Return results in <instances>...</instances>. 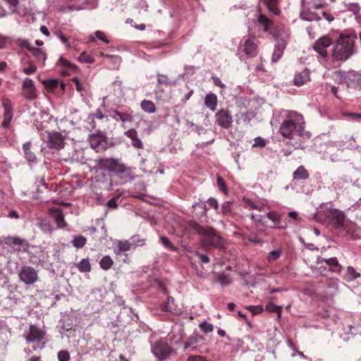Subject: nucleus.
<instances>
[{
  "mask_svg": "<svg viewBox=\"0 0 361 361\" xmlns=\"http://www.w3.org/2000/svg\"><path fill=\"white\" fill-rule=\"evenodd\" d=\"M188 226L202 236L200 244L206 250L211 247L221 248L224 245L223 238L216 230L212 227H203L195 221H189Z\"/></svg>",
  "mask_w": 361,
  "mask_h": 361,
  "instance_id": "nucleus-1",
  "label": "nucleus"
},
{
  "mask_svg": "<svg viewBox=\"0 0 361 361\" xmlns=\"http://www.w3.org/2000/svg\"><path fill=\"white\" fill-rule=\"evenodd\" d=\"M355 35H340L332 49L334 61L343 62L350 59L355 50Z\"/></svg>",
  "mask_w": 361,
  "mask_h": 361,
  "instance_id": "nucleus-2",
  "label": "nucleus"
},
{
  "mask_svg": "<svg viewBox=\"0 0 361 361\" xmlns=\"http://www.w3.org/2000/svg\"><path fill=\"white\" fill-rule=\"evenodd\" d=\"M304 128L303 118L301 114L291 113L281 124L279 132L281 135L288 139L300 133Z\"/></svg>",
  "mask_w": 361,
  "mask_h": 361,
  "instance_id": "nucleus-3",
  "label": "nucleus"
},
{
  "mask_svg": "<svg viewBox=\"0 0 361 361\" xmlns=\"http://www.w3.org/2000/svg\"><path fill=\"white\" fill-rule=\"evenodd\" d=\"M47 331L35 324H30L27 331L24 333V338L27 343H33L32 350L43 349L45 347Z\"/></svg>",
  "mask_w": 361,
  "mask_h": 361,
  "instance_id": "nucleus-4",
  "label": "nucleus"
},
{
  "mask_svg": "<svg viewBox=\"0 0 361 361\" xmlns=\"http://www.w3.org/2000/svg\"><path fill=\"white\" fill-rule=\"evenodd\" d=\"M327 219L329 221L330 224L335 229L344 228L347 232H350L351 230L354 231L355 224L350 223V224H345V216L343 212L337 209H331L326 215Z\"/></svg>",
  "mask_w": 361,
  "mask_h": 361,
  "instance_id": "nucleus-5",
  "label": "nucleus"
},
{
  "mask_svg": "<svg viewBox=\"0 0 361 361\" xmlns=\"http://www.w3.org/2000/svg\"><path fill=\"white\" fill-rule=\"evenodd\" d=\"M96 161L97 162V166L99 169H106L110 172L123 173L128 169L125 164L114 158H102Z\"/></svg>",
  "mask_w": 361,
  "mask_h": 361,
  "instance_id": "nucleus-6",
  "label": "nucleus"
},
{
  "mask_svg": "<svg viewBox=\"0 0 361 361\" xmlns=\"http://www.w3.org/2000/svg\"><path fill=\"white\" fill-rule=\"evenodd\" d=\"M152 352L159 360L168 359L173 353L172 348L164 340H159L152 345Z\"/></svg>",
  "mask_w": 361,
  "mask_h": 361,
  "instance_id": "nucleus-7",
  "label": "nucleus"
},
{
  "mask_svg": "<svg viewBox=\"0 0 361 361\" xmlns=\"http://www.w3.org/2000/svg\"><path fill=\"white\" fill-rule=\"evenodd\" d=\"M256 37L255 36H249L241 42L238 47V50H242L247 56L255 57L259 52L258 46L256 43Z\"/></svg>",
  "mask_w": 361,
  "mask_h": 361,
  "instance_id": "nucleus-8",
  "label": "nucleus"
},
{
  "mask_svg": "<svg viewBox=\"0 0 361 361\" xmlns=\"http://www.w3.org/2000/svg\"><path fill=\"white\" fill-rule=\"evenodd\" d=\"M301 4L302 8L300 12V19L307 21H319L322 19L319 12H317L315 11L316 10L311 8V6L306 3V0H302Z\"/></svg>",
  "mask_w": 361,
  "mask_h": 361,
  "instance_id": "nucleus-9",
  "label": "nucleus"
},
{
  "mask_svg": "<svg viewBox=\"0 0 361 361\" xmlns=\"http://www.w3.org/2000/svg\"><path fill=\"white\" fill-rule=\"evenodd\" d=\"M18 276L27 285H32L39 279L37 271L29 266L23 267L19 271Z\"/></svg>",
  "mask_w": 361,
  "mask_h": 361,
  "instance_id": "nucleus-10",
  "label": "nucleus"
},
{
  "mask_svg": "<svg viewBox=\"0 0 361 361\" xmlns=\"http://www.w3.org/2000/svg\"><path fill=\"white\" fill-rule=\"evenodd\" d=\"M333 44V40L328 36L319 37L313 45V49L322 58L328 57L327 49Z\"/></svg>",
  "mask_w": 361,
  "mask_h": 361,
  "instance_id": "nucleus-11",
  "label": "nucleus"
},
{
  "mask_svg": "<svg viewBox=\"0 0 361 361\" xmlns=\"http://www.w3.org/2000/svg\"><path fill=\"white\" fill-rule=\"evenodd\" d=\"M216 123L221 128L228 129L233 123V116L227 109H221L215 114Z\"/></svg>",
  "mask_w": 361,
  "mask_h": 361,
  "instance_id": "nucleus-12",
  "label": "nucleus"
},
{
  "mask_svg": "<svg viewBox=\"0 0 361 361\" xmlns=\"http://www.w3.org/2000/svg\"><path fill=\"white\" fill-rule=\"evenodd\" d=\"M22 88L25 99L32 100L37 97L36 88L32 79L29 78H25L23 82Z\"/></svg>",
  "mask_w": 361,
  "mask_h": 361,
  "instance_id": "nucleus-13",
  "label": "nucleus"
},
{
  "mask_svg": "<svg viewBox=\"0 0 361 361\" xmlns=\"http://www.w3.org/2000/svg\"><path fill=\"white\" fill-rule=\"evenodd\" d=\"M49 145L51 148L56 149H63L64 147V137L59 132H54L49 134Z\"/></svg>",
  "mask_w": 361,
  "mask_h": 361,
  "instance_id": "nucleus-14",
  "label": "nucleus"
},
{
  "mask_svg": "<svg viewBox=\"0 0 361 361\" xmlns=\"http://www.w3.org/2000/svg\"><path fill=\"white\" fill-rule=\"evenodd\" d=\"M286 45L287 42L285 39L282 38H279L276 39L274 50L271 57L272 62L276 63L281 58Z\"/></svg>",
  "mask_w": 361,
  "mask_h": 361,
  "instance_id": "nucleus-15",
  "label": "nucleus"
},
{
  "mask_svg": "<svg viewBox=\"0 0 361 361\" xmlns=\"http://www.w3.org/2000/svg\"><path fill=\"white\" fill-rule=\"evenodd\" d=\"M91 147L97 152L106 149L105 137L100 134H93L90 137Z\"/></svg>",
  "mask_w": 361,
  "mask_h": 361,
  "instance_id": "nucleus-16",
  "label": "nucleus"
},
{
  "mask_svg": "<svg viewBox=\"0 0 361 361\" xmlns=\"http://www.w3.org/2000/svg\"><path fill=\"white\" fill-rule=\"evenodd\" d=\"M124 135L132 141V145L137 149H143L144 145L142 140L138 137L137 132L135 129L131 128L124 133Z\"/></svg>",
  "mask_w": 361,
  "mask_h": 361,
  "instance_id": "nucleus-17",
  "label": "nucleus"
},
{
  "mask_svg": "<svg viewBox=\"0 0 361 361\" xmlns=\"http://www.w3.org/2000/svg\"><path fill=\"white\" fill-rule=\"evenodd\" d=\"M310 71L307 68H305L301 72L297 73L294 78V85L300 87L310 81Z\"/></svg>",
  "mask_w": 361,
  "mask_h": 361,
  "instance_id": "nucleus-18",
  "label": "nucleus"
},
{
  "mask_svg": "<svg viewBox=\"0 0 361 361\" xmlns=\"http://www.w3.org/2000/svg\"><path fill=\"white\" fill-rule=\"evenodd\" d=\"M114 115H112V118L116 121H121L122 127L125 128L124 123L126 122H132L133 120V116L131 114L127 112H121L118 110L113 111Z\"/></svg>",
  "mask_w": 361,
  "mask_h": 361,
  "instance_id": "nucleus-19",
  "label": "nucleus"
},
{
  "mask_svg": "<svg viewBox=\"0 0 361 361\" xmlns=\"http://www.w3.org/2000/svg\"><path fill=\"white\" fill-rule=\"evenodd\" d=\"M218 99L215 94L209 93L204 97V105L209 108L212 111L216 109Z\"/></svg>",
  "mask_w": 361,
  "mask_h": 361,
  "instance_id": "nucleus-20",
  "label": "nucleus"
},
{
  "mask_svg": "<svg viewBox=\"0 0 361 361\" xmlns=\"http://www.w3.org/2000/svg\"><path fill=\"white\" fill-rule=\"evenodd\" d=\"M131 242L128 240H119L117 247L114 249V252L116 255H119L122 252H126L133 248Z\"/></svg>",
  "mask_w": 361,
  "mask_h": 361,
  "instance_id": "nucleus-21",
  "label": "nucleus"
},
{
  "mask_svg": "<svg viewBox=\"0 0 361 361\" xmlns=\"http://www.w3.org/2000/svg\"><path fill=\"white\" fill-rule=\"evenodd\" d=\"M30 52L36 59L38 63L44 65L47 59V54L42 49L33 47Z\"/></svg>",
  "mask_w": 361,
  "mask_h": 361,
  "instance_id": "nucleus-22",
  "label": "nucleus"
},
{
  "mask_svg": "<svg viewBox=\"0 0 361 361\" xmlns=\"http://www.w3.org/2000/svg\"><path fill=\"white\" fill-rule=\"evenodd\" d=\"M23 150L25 154V159L29 162H34L37 159V157L35 154L31 151V142H26L23 145Z\"/></svg>",
  "mask_w": 361,
  "mask_h": 361,
  "instance_id": "nucleus-23",
  "label": "nucleus"
},
{
  "mask_svg": "<svg viewBox=\"0 0 361 361\" xmlns=\"http://www.w3.org/2000/svg\"><path fill=\"white\" fill-rule=\"evenodd\" d=\"M310 177L309 172L304 166H300L298 169L293 173V178L295 180H306Z\"/></svg>",
  "mask_w": 361,
  "mask_h": 361,
  "instance_id": "nucleus-24",
  "label": "nucleus"
},
{
  "mask_svg": "<svg viewBox=\"0 0 361 361\" xmlns=\"http://www.w3.org/2000/svg\"><path fill=\"white\" fill-rule=\"evenodd\" d=\"M257 22L262 26H263V30L264 32H268L270 30V27L273 25V21L267 18L264 14H259L257 18Z\"/></svg>",
  "mask_w": 361,
  "mask_h": 361,
  "instance_id": "nucleus-25",
  "label": "nucleus"
},
{
  "mask_svg": "<svg viewBox=\"0 0 361 361\" xmlns=\"http://www.w3.org/2000/svg\"><path fill=\"white\" fill-rule=\"evenodd\" d=\"M267 218L270 219L278 228L285 229L286 224L284 226H280L281 223V216L275 211H271L267 213Z\"/></svg>",
  "mask_w": 361,
  "mask_h": 361,
  "instance_id": "nucleus-26",
  "label": "nucleus"
},
{
  "mask_svg": "<svg viewBox=\"0 0 361 361\" xmlns=\"http://www.w3.org/2000/svg\"><path fill=\"white\" fill-rule=\"evenodd\" d=\"M53 216L58 227L63 228L66 226L67 224L65 221L63 212L60 209H55Z\"/></svg>",
  "mask_w": 361,
  "mask_h": 361,
  "instance_id": "nucleus-27",
  "label": "nucleus"
},
{
  "mask_svg": "<svg viewBox=\"0 0 361 361\" xmlns=\"http://www.w3.org/2000/svg\"><path fill=\"white\" fill-rule=\"evenodd\" d=\"M321 262H324L330 267L331 271L337 272L341 270V266L338 264L336 257H331L329 259H322Z\"/></svg>",
  "mask_w": 361,
  "mask_h": 361,
  "instance_id": "nucleus-28",
  "label": "nucleus"
},
{
  "mask_svg": "<svg viewBox=\"0 0 361 361\" xmlns=\"http://www.w3.org/2000/svg\"><path fill=\"white\" fill-rule=\"evenodd\" d=\"M263 4L267 6L269 11L275 15L280 13V9L278 7V0H262Z\"/></svg>",
  "mask_w": 361,
  "mask_h": 361,
  "instance_id": "nucleus-29",
  "label": "nucleus"
},
{
  "mask_svg": "<svg viewBox=\"0 0 361 361\" xmlns=\"http://www.w3.org/2000/svg\"><path fill=\"white\" fill-rule=\"evenodd\" d=\"M174 298L169 296L167 298V300L166 302H164L160 305V309L163 312H170L175 313V308H173V305L174 303Z\"/></svg>",
  "mask_w": 361,
  "mask_h": 361,
  "instance_id": "nucleus-30",
  "label": "nucleus"
},
{
  "mask_svg": "<svg viewBox=\"0 0 361 361\" xmlns=\"http://www.w3.org/2000/svg\"><path fill=\"white\" fill-rule=\"evenodd\" d=\"M171 84L172 82L167 75L160 73L157 74V88L161 92H164V90L161 89V85L169 86Z\"/></svg>",
  "mask_w": 361,
  "mask_h": 361,
  "instance_id": "nucleus-31",
  "label": "nucleus"
},
{
  "mask_svg": "<svg viewBox=\"0 0 361 361\" xmlns=\"http://www.w3.org/2000/svg\"><path fill=\"white\" fill-rule=\"evenodd\" d=\"M140 106L142 109L147 113L153 114L156 112L155 104L150 100L144 99L142 101Z\"/></svg>",
  "mask_w": 361,
  "mask_h": 361,
  "instance_id": "nucleus-32",
  "label": "nucleus"
},
{
  "mask_svg": "<svg viewBox=\"0 0 361 361\" xmlns=\"http://www.w3.org/2000/svg\"><path fill=\"white\" fill-rule=\"evenodd\" d=\"M2 106L4 110V115H13V105L8 98L4 97L2 99Z\"/></svg>",
  "mask_w": 361,
  "mask_h": 361,
  "instance_id": "nucleus-33",
  "label": "nucleus"
},
{
  "mask_svg": "<svg viewBox=\"0 0 361 361\" xmlns=\"http://www.w3.org/2000/svg\"><path fill=\"white\" fill-rule=\"evenodd\" d=\"M43 84L48 92H54L59 86V82L57 79H50L44 80Z\"/></svg>",
  "mask_w": 361,
  "mask_h": 361,
  "instance_id": "nucleus-34",
  "label": "nucleus"
},
{
  "mask_svg": "<svg viewBox=\"0 0 361 361\" xmlns=\"http://www.w3.org/2000/svg\"><path fill=\"white\" fill-rule=\"evenodd\" d=\"M87 243V239L85 237L80 235H75L73 239L72 240L73 245L76 248H82Z\"/></svg>",
  "mask_w": 361,
  "mask_h": 361,
  "instance_id": "nucleus-35",
  "label": "nucleus"
},
{
  "mask_svg": "<svg viewBox=\"0 0 361 361\" xmlns=\"http://www.w3.org/2000/svg\"><path fill=\"white\" fill-rule=\"evenodd\" d=\"M203 338L198 335V334H193L191 336L188 341L185 343V350H188L189 348H190L194 344H196L199 343L200 341H202Z\"/></svg>",
  "mask_w": 361,
  "mask_h": 361,
  "instance_id": "nucleus-36",
  "label": "nucleus"
},
{
  "mask_svg": "<svg viewBox=\"0 0 361 361\" xmlns=\"http://www.w3.org/2000/svg\"><path fill=\"white\" fill-rule=\"evenodd\" d=\"M76 267L80 272H89L91 270V266L87 259H82L76 264Z\"/></svg>",
  "mask_w": 361,
  "mask_h": 361,
  "instance_id": "nucleus-37",
  "label": "nucleus"
},
{
  "mask_svg": "<svg viewBox=\"0 0 361 361\" xmlns=\"http://www.w3.org/2000/svg\"><path fill=\"white\" fill-rule=\"evenodd\" d=\"M113 260L109 256H104L99 262V265L104 270L109 269L113 265Z\"/></svg>",
  "mask_w": 361,
  "mask_h": 361,
  "instance_id": "nucleus-38",
  "label": "nucleus"
},
{
  "mask_svg": "<svg viewBox=\"0 0 361 361\" xmlns=\"http://www.w3.org/2000/svg\"><path fill=\"white\" fill-rule=\"evenodd\" d=\"M233 202L228 201L221 206V212L224 216H231L233 214Z\"/></svg>",
  "mask_w": 361,
  "mask_h": 361,
  "instance_id": "nucleus-39",
  "label": "nucleus"
},
{
  "mask_svg": "<svg viewBox=\"0 0 361 361\" xmlns=\"http://www.w3.org/2000/svg\"><path fill=\"white\" fill-rule=\"evenodd\" d=\"M360 276V274L353 267H348L345 276L348 281L356 279Z\"/></svg>",
  "mask_w": 361,
  "mask_h": 361,
  "instance_id": "nucleus-40",
  "label": "nucleus"
},
{
  "mask_svg": "<svg viewBox=\"0 0 361 361\" xmlns=\"http://www.w3.org/2000/svg\"><path fill=\"white\" fill-rule=\"evenodd\" d=\"M344 6H345V8L352 12L354 15H357L360 13V6L359 5V4L357 3H345L344 4Z\"/></svg>",
  "mask_w": 361,
  "mask_h": 361,
  "instance_id": "nucleus-41",
  "label": "nucleus"
},
{
  "mask_svg": "<svg viewBox=\"0 0 361 361\" xmlns=\"http://www.w3.org/2000/svg\"><path fill=\"white\" fill-rule=\"evenodd\" d=\"M7 244H13L15 245H25L26 247H27V243L26 240L18 238V237H10L7 239Z\"/></svg>",
  "mask_w": 361,
  "mask_h": 361,
  "instance_id": "nucleus-42",
  "label": "nucleus"
},
{
  "mask_svg": "<svg viewBox=\"0 0 361 361\" xmlns=\"http://www.w3.org/2000/svg\"><path fill=\"white\" fill-rule=\"evenodd\" d=\"M281 254H282V251L280 249L276 250H272L269 252L267 260L268 262L270 263L273 261H275V260L279 259L280 257L281 256Z\"/></svg>",
  "mask_w": 361,
  "mask_h": 361,
  "instance_id": "nucleus-43",
  "label": "nucleus"
},
{
  "mask_svg": "<svg viewBox=\"0 0 361 361\" xmlns=\"http://www.w3.org/2000/svg\"><path fill=\"white\" fill-rule=\"evenodd\" d=\"M265 310L269 312H276L278 313V316L281 317V314L282 312V307L272 302H269L265 307Z\"/></svg>",
  "mask_w": 361,
  "mask_h": 361,
  "instance_id": "nucleus-44",
  "label": "nucleus"
},
{
  "mask_svg": "<svg viewBox=\"0 0 361 361\" xmlns=\"http://www.w3.org/2000/svg\"><path fill=\"white\" fill-rule=\"evenodd\" d=\"M130 240L131 243L133 244V249L138 246H142L145 243V239L141 238L139 235H134L131 237Z\"/></svg>",
  "mask_w": 361,
  "mask_h": 361,
  "instance_id": "nucleus-45",
  "label": "nucleus"
},
{
  "mask_svg": "<svg viewBox=\"0 0 361 361\" xmlns=\"http://www.w3.org/2000/svg\"><path fill=\"white\" fill-rule=\"evenodd\" d=\"M160 240L162 244L169 250L171 251H177L178 248L170 241V240L166 236H161Z\"/></svg>",
  "mask_w": 361,
  "mask_h": 361,
  "instance_id": "nucleus-46",
  "label": "nucleus"
},
{
  "mask_svg": "<svg viewBox=\"0 0 361 361\" xmlns=\"http://www.w3.org/2000/svg\"><path fill=\"white\" fill-rule=\"evenodd\" d=\"M78 60L82 63H92L94 62V58L90 54L82 52L78 57Z\"/></svg>",
  "mask_w": 361,
  "mask_h": 361,
  "instance_id": "nucleus-47",
  "label": "nucleus"
},
{
  "mask_svg": "<svg viewBox=\"0 0 361 361\" xmlns=\"http://www.w3.org/2000/svg\"><path fill=\"white\" fill-rule=\"evenodd\" d=\"M216 280L222 286H228L231 283L230 278L224 274H219Z\"/></svg>",
  "mask_w": 361,
  "mask_h": 361,
  "instance_id": "nucleus-48",
  "label": "nucleus"
},
{
  "mask_svg": "<svg viewBox=\"0 0 361 361\" xmlns=\"http://www.w3.org/2000/svg\"><path fill=\"white\" fill-rule=\"evenodd\" d=\"M306 3L308 5L311 6V8H313L314 10H319L320 8H323L326 4L322 3L321 1H315V0H306Z\"/></svg>",
  "mask_w": 361,
  "mask_h": 361,
  "instance_id": "nucleus-49",
  "label": "nucleus"
},
{
  "mask_svg": "<svg viewBox=\"0 0 361 361\" xmlns=\"http://www.w3.org/2000/svg\"><path fill=\"white\" fill-rule=\"evenodd\" d=\"M200 329L205 334L210 333L214 330L213 324L204 322L200 324Z\"/></svg>",
  "mask_w": 361,
  "mask_h": 361,
  "instance_id": "nucleus-50",
  "label": "nucleus"
},
{
  "mask_svg": "<svg viewBox=\"0 0 361 361\" xmlns=\"http://www.w3.org/2000/svg\"><path fill=\"white\" fill-rule=\"evenodd\" d=\"M217 185L221 192L226 195L227 194V187L226 185L225 180L220 176L217 177Z\"/></svg>",
  "mask_w": 361,
  "mask_h": 361,
  "instance_id": "nucleus-51",
  "label": "nucleus"
},
{
  "mask_svg": "<svg viewBox=\"0 0 361 361\" xmlns=\"http://www.w3.org/2000/svg\"><path fill=\"white\" fill-rule=\"evenodd\" d=\"M59 63L61 66H63L64 68H69V69H75L77 68L74 64L71 63V62H69L68 60H66L64 58H60V59L59 61Z\"/></svg>",
  "mask_w": 361,
  "mask_h": 361,
  "instance_id": "nucleus-52",
  "label": "nucleus"
},
{
  "mask_svg": "<svg viewBox=\"0 0 361 361\" xmlns=\"http://www.w3.org/2000/svg\"><path fill=\"white\" fill-rule=\"evenodd\" d=\"M13 115H4V120L1 126L4 128H9Z\"/></svg>",
  "mask_w": 361,
  "mask_h": 361,
  "instance_id": "nucleus-53",
  "label": "nucleus"
},
{
  "mask_svg": "<svg viewBox=\"0 0 361 361\" xmlns=\"http://www.w3.org/2000/svg\"><path fill=\"white\" fill-rule=\"evenodd\" d=\"M58 359L59 361H69V353L67 350H60L58 353Z\"/></svg>",
  "mask_w": 361,
  "mask_h": 361,
  "instance_id": "nucleus-54",
  "label": "nucleus"
},
{
  "mask_svg": "<svg viewBox=\"0 0 361 361\" xmlns=\"http://www.w3.org/2000/svg\"><path fill=\"white\" fill-rule=\"evenodd\" d=\"M30 66L23 68V72L26 75H31L37 71V66L29 62Z\"/></svg>",
  "mask_w": 361,
  "mask_h": 361,
  "instance_id": "nucleus-55",
  "label": "nucleus"
},
{
  "mask_svg": "<svg viewBox=\"0 0 361 361\" xmlns=\"http://www.w3.org/2000/svg\"><path fill=\"white\" fill-rule=\"evenodd\" d=\"M342 115L345 118H349L351 120L357 121L361 118V114L351 113V112H343Z\"/></svg>",
  "mask_w": 361,
  "mask_h": 361,
  "instance_id": "nucleus-56",
  "label": "nucleus"
},
{
  "mask_svg": "<svg viewBox=\"0 0 361 361\" xmlns=\"http://www.w3.org/2000/svg\"><path fill=\"white\" fill-rule=\"evenodd\" d=\"M17 43L19 46H20L21 47H25L26 48L27 50H29L30 51H31V49L33 48L31 45H30V43L29 42L28 40L27 39H19L18 41H17Z\"/></svg>",
  "mask_w": 361,
  "mask_h": 361,
  "instance_id": "nucleus-57",
  "label": "nucleus"
},
{
  "mask_svg": "<svg viewBox=\"0 0 361 361\" xmlns=\"http://www.w3.org/2000/svg\"><path fill=\"white\" fill-rule=\"evenodd\" d=\"M247 309L250 311L253 314H258L263 312V307L260 305L249 306Z\"/></svg>",
  "mask_w": 361,
  "mask_h": 361,
  "instance_id": "nucleus-58",
  "label": "nucleus"
},
{
  "mask_svg": "<svg viewBox=\"0 0 361 361\" xmlns=\"http://www.w3.org/2000/svg\"><path fill=\"white\" fill-rule=\"evenodd\" d=\"M357 326L353 325H348L347 329H344L346 334L356 335L357 334Z\"/></svg>",
  "mask_w": 361,
  "mask_h": 361,
  "instance_id": "nucleus-59",
  "label": "nucleus"
},
{
  "mask_svg": "<svg viewBox=\"0 0 361 361\" xmlns=\"http://www.w3.org/2000/svg\"><path fill=\"white\" fill-rule=\"evenodd\" d=\"M95 35H96V37L100 40H102L104 42H105L106 44H109V39H107V37H106L105 34L104 32L102 31H100V30H97L96 32H95Z\"/></svg>",
  "mask_w": 361,
  "mask_h": 361,
  "instance_id": "nucleus-60",
  "label": "nucleus"
},
{
  "mask_svg": "<svg viewBox=\"0 0 361 361\" xmlns=\"http://www.w3.org/2000/svg\"><path fill=\"white\" fill-rule=\"evenodd\" d=\"M244 201H245V204L247 206H249L250 208H252V209H256V210H258V211H262V207H260L259 205H257L256 204H255L250 199H244Z\"/></svg>",
  "mask_w": 361,
  "mask_h": 361,
  "instance_id": "nucleus-61",
  "label": "nucleus"
},
{
  "mask_svg": "<svg viewBox=\"0 0 361 361\" xmlns=\"http://www.w3.org/2000/svg\"><path fill=\"white\" fill-rule=\"evenodd\" d=\"M210 207L214 208L216 211L219 209V203L215 198L210 197L207 201Z\"/></svg>",
  "mask_w": 361,
  "mask_h": 361,
  "instance_id": "nucleus-62",
  "label": "nucleus"
},
{
  "mask_svg": "<svg viewBox=\"0 0 361 361\" xmlns=\"http://www.w3.org/2000/svg\"><path fill=\"white\" fill-rule=\"evenodd\" d=\"M72 81L75 84V88L78 92H81L84 90V87L78 78H73Z\"/></svg>",
  "mask_w": 361,
  "mask_h": 361,
  "instance_id": "nucleus-63",
  "label": "nucleus"
},
{
  "mask_svg": "<svg viewBox=\"0 0 361 361\" xmlns=\"http://www.w3.org/2000/svg\"><path fill=\"white\" fill-rule=\"evenodd\" d=\"M188 361H207L205 357L200 355H190L188 358Z\"/></svg>",
  "mask_w": 361,
  "mask_h": 361,
  "instance_id": "nucleus-64",
  "label": "nucleus"
}]
</instances>
